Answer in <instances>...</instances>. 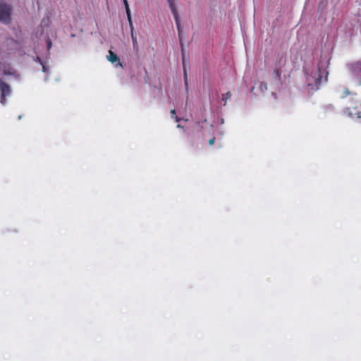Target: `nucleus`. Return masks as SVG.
Segmentation results:
<instances>
[{
	"label": "nucleus",
	"instance_id": "obj_1",
	"mask_svg": "<svg viewBox=\"0 0 361 361\" xmlns=\"http://www.w3.org/2000/svg\"><path fill=\"white\" fill-rule=\"evenodd\" d=\"M287 63V58L285 54H279L275 59L274 69L273 72V78L281 82V75Z\"/></svg>",
	"mask_w": 361,
	"mask_h": 361
},
{
	"label": "nucleus",
	"instance_id": "obj_9",
	"mask_svg": "<svg viewBox=\"0 0 361 361\" xmlns=\"http://www.w3.org/2000/svg\"><path fill=\"white\" fill-rule=\"evenodd\" d=\"M131 38H132L133 48L135 49L137 47V37L134 34L133 26H131Z\"/></svg>",
	"mask_w": 361,
	"mask_h": 361
},
{
	"label": "nucleus",
	"instance_id": "obj_6",
	"mask_svg": "<svg viewBox=\"0 0 361 361\" xmlns=\"http://www.w3.org/2000/svg\"><path fill=\"white\" fill-rule=\"evenodd\" d=\"M343 113L345 115L352 118H357L360 119L361 118V111H359L356 109V108H353V109H351L350 108H345L343 110Z\"/></svg>",
	"mask_w": 361,
	"mask_h": 361
},
{
	"label": "nucleus",
	"instance_id": "obj_4",
	"mask_svg": "<svg viewBox=\"0 0 361 361\" xmlns=\"http://www.w3.org/2000/svg\"><path fill=\"white\" fill-rule=\"evenodd\" d=\"M0 92H1V102L4 103L6 100V97L9 95L11 93V88L9 85L4 82L2 80H0Z\"/></svg>",
	"mask_w": 361,
	"mask_h": 361
},
{
	"label": "nucleus",
	"instance_id": "obj_11",
	"mask_svg": "<svg viewBox=\"0 0 361 361\" xmlns=\"http://www.w3.org/2000/svg\"><path fill=\"white\" fill-rule=\"evenodd\" d=\"M126 14H127V17H128V19L129 20V23L130 24V25L132 26V23H131V13H130V8H126Z\"/></svg>",
	"mask_w": 361,
	"mask_h": 361
},
{
	"label": "nucleus",
	"instance_id": "obj_10",
	"mask_svg": "<svg viewBox=\"0 0 361 361\" xmlns=\"http://www.w3.org/2000/svg\"><path fill=\"white\" fill-rule=\"evenodd\" d=\"M232 94L231 92H228L226 94H222V101L224 102V105L226 104L227 100L231 97Z\"/></svg>",
	"mask_w": 361,
	"mask_h": 361
},
{
	"label": "nucleus",
	"instance_id": "obj_19",
	"mask_svg": "<svg viewBox=\"0 0 361 361\" xmlns=\"http://www.w3.org/2000/svg\"><path fill=\"white\" fill-rule=\"evenodd\" d=\"M42 25H45V19H43V20H42Z\"/></svg>",
	"mask_w": 361,
	"mask_h": 361
},
{
	"label": "nucleus",
	"instance_id": "obj_20",
	"mask_svg": "<svg viewBox=\"0 0 361 361\" xmlns=\"http://www.w3.org/2000/svg\"><path fill=\"white\" fill-rule=\"evenodd\" d=\"M177 127L178 128H181L182 126L180 124H178Z\"/></svg>",
	"mask_w": 361,
	"mask_h": 361
},
{
	"label": "nucleus",
	"instance_id": "obj_3",
	"mask_svg": "<svg viewBox=\"0 0 361 361\" xmlns=\"http://www.w3.org/2000/svg\"><path fill=\"white\" fill-rule=\"evenodd\" d=\"M11 16V7L4 1H0V22L9 23Z\"/></svg>",
	"mask_w": 361,
	"mask_h": 361
},
{
	"label": "nucleus",
	"instance_id": "obj_13",
	"mask_svg": "<svg viewBox=\"0 0 361 361\" xmlns=\"http://www.w3.org/2000/svg\"><path fill=\"white\" fill-rule=\"evenodd\" d=\"M183 69H184V75H185V84L186 86V89H188V78H187V73H186V68L185 63H183Z\"/></svg>",
	"mask_w": 361,
	"mask_h": 361
},
{
	"label": "nucleus",
	"instance_id": "obj_18",
	"mask_svg": "<svg viewBox=\"0 0 361 361\" xmlns=\"http://www.w3.org/2000/svg\"><path fill=\"white\" fill-rule=\"evenodd\" d=\"M47 44H48V48L49 49L51 47V42L49 39L47 40Z\"/></svg>",
	"mask_w": 361,
	"mask_h": 361
},
{
	"label": "nucleus",
	"instance_id": "obj_8",
	"mask_svg": "<svg viewBox=\"0 0 361 361\" xmlns=\"http://www.w3.org/2000/svg\"><path fill=\"white\" fill-rule=\"evenodd\" d=\"M108 59L110 62H111L112 63H114L116 62H118V65L120 66H122V63L120 62V59L119 57L118 56V55L114 53V51H112L111 50H110L109 51V56H108Z\"/></svg>",
	"mask_w": 361,
	"mask_h": 361
},
{
	"label": "nucleus",
	"instance_id": "obj_7",
	"mask_svg": "<svg viewBox=\"0 0 361 361\" xmlns=\"http://www.w3.org/2000/svg\"><path fill=\"white\" fill-rule=\"evenodd\" d=\"M336 92L339 95L340 98L344 99L348 96L353 94L349 90L348 87L344 85H339L336 88Z\"/></svg>",
	"mask_w": 361,
	"mask_h": 361
},
{
	"label": "nucleus",
	"instance_id": "obj_16",
	"mask_svg": "<svg viewBox=\"0 0 361 361\" xmlns=\"http://www.w3.org/2000/svg\"><path fill=\"white\" fill-rule=\"evenodd\" d=\"M214 142H215V137H213L211 140H209V143L210 145H214Z\"/></svg>",
	"mask_w": 361,
	"mask_h": 361
},
{
	"label": "nucleus",
	"instance_id": "obj_15",
	"mask_svg": "<svg viewBox=\"0 0 361 361\" xmlns=\"http://www.w3.org/2000/svg\"><path fill=\"white\" fill-rule=\"evenodd\" d=\"M171 117L173 118L176 115V110L175 109H171Z\"/></svg>",
	"mask_w": 361,
	"mask_h": 361
},
{
	"label": "nucleus",
	"instance_id": "obj_5",
	"mask_svg": "<svg viewBox=\"0 0 361 361\" xmlns=\"http://www.w3.org/2000/svg\"><path fill=\"white\" fill-rule=\"evenodd\" d=\"M167 1L169 2L171 11L174 16L178 32L180 33V20H179L176 7L175 6L174 0H167Z\"/></svg>",
	"mask_w": 361,
	"mask_h": 361
},
{
	"label": "nucleus",
	"instance_id": "obj_12",
	"mask_svg": "<svg viewBox=\"0 0 361 361\" xmlns=\"http://www.w3.org/2000/svg\"><path fill=\"white\" fill-rule=\"evenodd\" d=\"M36 61L39 62L40 64H42V71L43 72H46L47 70H46V66L44 65V63H42L40 57L39 56H37L36 59H35Z\"/></svg>",
	"mask_w": 361,
	"mask_h": 361
},
{
	"label": "nucleus",
	"instance_id": "obj_14",
	"mask_svg": "<svg viewBox=\"0 0 361 361\" xmlns=\"http://www.w3.org/2000/svg\"><path fill=\"white\" fill-rule=\"evenodd\" d=\"M123 4H124V6H125V8H128L129 7V5H128V0H123Z\"/></svg>",
	"mask_w": 361,
	"mask_h": 361
},
{
	"label": "nucleus",
	"instance_id": "obj_2",
	"mask_svg": "<svg viewBox=\"0 0 361 361\" xmlns=\"http://www.w3.org/2000/svg\"><path fill=\"white\" fill-rule=\"evenodd\" d=\"M348 68L351 76L352 82L357 86L361 85V60L350 63Z\"/></svg>",
	"mask_w": 361,
	"mask_h": 361
},
{
	"label": "nucleus",
	"instance_id": "obj_17",
	"mask_svg": "<svg viewBox=\"0 0 361 361\" xmlns=\"http://www.w3.org/2000/svg\"><path fill=\"white\" fill-rule=\"evenodd\" d=\"M173 118L176 122H179L181 120L180 118L177 116H175Z\"/></svg>",
	"mask_w": 361,
	"mask_h": 361
}]
</instances>
